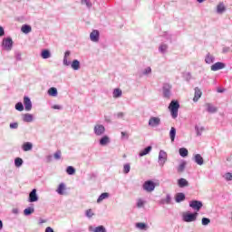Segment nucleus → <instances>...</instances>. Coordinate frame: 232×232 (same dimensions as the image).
<instances>
[{
  "mask_svg": "<svg viewBox=\"0 0 232 232\" xmlns=\"http://www.w3.org/2000/svg\"><path fill=\"white\" fill-rule=\"evenodd\" d=\"M178 186L179 188H188V186H189V182L187 181L186 179L180 178L179 179H178Z\"/></svg>",
  "mask_w": 232,
  "mask_h": 232,
  "instance_id": "obj_18",
  "label": "nucleus"
},
{
  "mask_svg": "<svg viewBox=\"0 0 232 232\" xmlns=\"http://www.w3.org/2000/svg\"><path fill=\"white\" fill-rule=\"evenodd\" d=\"M194 90H195V94H194L193 102H198V99L202 97V91H200L198 87H196Z\"/></svg>",
  "mask_w": 232,
  "mask_h": 232,
  "instance_id": "obj_16",
  "label": "nucleus"
},
{
  "mask_svg": "<svg viewBox=\"0 0 232 232\" xmlns=\"http://www.w3.org/2000/svg\"><path fill=\"white\" fill-rule=\"evenodd\" d=\"M24 122H33L34 121V115L30 113H25L23 116Z\"/></svg>",
  "mask_w": 232,
  "mask_h": 232,
  "instance_id": "obj_27",
  "label": "nucleus"
},
{
  "mask_svg": "<svg viewBox=\"0 0 232 232\" xmlns=\"http://www.w3.org/2000/svg\"><path fill=\"white\" fill-rule=\"evenodd\" d=\"M180 108V103L178 101H171L169 105V110L172 119H177L179 117V109Z\"/></svg>",
  "mask_w": 232,
  "mask_h": 232,
  "instance_id": "obj_2",
  "label": "nucleus"
},
{
  "mask_svg": "<svg viewBox=\"0 0 232 232\" xmlns=\"http://www.w3.org/2000/svg\"><path fill=\"white\" fill-rule=\"evenodd\" d=\"M2 48L6 52H10L14 48V41L11 37L4 38L2 42Z\"/></svg>",
  "mask_w": 232,
  "mask_h": 232,
  "instance_id": "obj_3",
  "label": "nucleus"
},
{
  "mask_svg": "<svg viewBox=\"0 0 232 232\" xmlns=\"http://www.w3.org/2000/svg\"><path fill=\"white\" fill-rule=\"evenodd\" d=\"M3 229V221L0 219V231Z\"/></svg>",
  "mask_w": 232,
  "mask_h": 232,
  "instance_id": "obj_62",
  "label": "nucleus"
},
{
  "mask_svg": "<svg viewBox=\"0 0 232 232\" xmlns=\"http://www.w3.org/2000/svg\"><path fill=\"white\" fill-rule=\"evenodd\" d=\"M166 160H168V153L164 150H160L158 160L159 164L160 166H164V164H166Z\"/></svg>",
  "mask_w": 232,
  "mask_h": 232,
  "instance_id": "obj_8",
  "label": "nucleus"
},
{
  "mask_svg": "<svg viewBox=\"0 0 232 232\" xmlns=\"http://www.w3.org/2000/svg\"><path fill=\"white\" fill-rule=\"evenodd\" d=\"M226 5H224V2H220L218 5H217V14H224V12H226Z\"/></svg>",
  "mask_w": 232,
  "mask_h": 232,
  "instance_id": "obj_19",
  "label": "nucleus"
},
{
  "mask_svg": "<svg viewBox=\"0 0 232 232\" xmlns=\"http://www.w3.org/2000/svg\"><path fill=\"white\" fill-rule=\"evenodd\" d=\"M93 131L97 137H101L102 135H104V133L106 132V128L104 127V125L96 124L94 126Z\"/></svg>",
  "mask_w": 232,
  "mask_h": 232,
  "instance_id": "obj_7",
  "label": "nucleus"
},
{
  "mask_svg": "<svg viewBox=\"0 0 232 232\" xmlns=\"http://www.w3.org/2000/svg\"><path fill=\"white\" fill-rule=\"evenodd\" d=\"M205 63L206 64H213V63H215V57L213 56V54L211 53H207V55L205 56Z\"/></svg>",
  "mask_w": 232,
  "mask_h": 232,
  "instance_id": "obj_20",
  "label": "nucleus"
},
{
  "mask_svg": "<svg viewBox=\"0 0 232 232\" xmlns=\"http://www.w3.org/2000/svg\"><path fill=\"white\" fill-rule=\"evenodd\" d=\"M21 31L23 32V34H30V32H32V26L28 24H24L21 27Z\"/></svg>",
  "mask_w": 232,
  "mask_h": 232,
  "instance_id": "obj_33",
  "label": "nucleus"
},
{
  "mask_svg": "<svg viewBox=\"0 0 232 232\" xmlns=\"http://www.w3.org/2000/svg\"><path fill=\"white\" fill-rule=\"evenodd\" d=\"M149 126H150V128H157V126H160V118L150 117L149 120Z\"/></svg>",
  "mask_w": 232,
  "mask_h": 232,
  "instance_id": "obj_10",
  "label": "nucleus"
},
{
  "mask_svg": "<svg viewBox=\"0 0 232 232\" xmlns=\"http://www.w3.org/2000/svg\"><path fill=\"white\" fill-rule=\"evenodd\" d=\"M34 148L32 142H24L22 146L23 151H30Z\"/></svg>",
  "mask_w": 232,
  "mask_h": 232,
  "instance_id": "obj_26",
  "label": "nucleus"
},
{
  "mask_svg": "<svg viewBox=\"0 0 232 232\" xmlns=\"http://www.w3.org/2000/svg\"><path fill=\"white\" fill-rule=\"evenodd\" d=\"M197 217H198V212H187L183 214V222H195V220H197Z\"/></svg>",
  "mask_w": 232,
  "mask_h": 232,
  "instance_id": "obj_4",
  "label": "nucleus"
},
{
  "mask_svg": "<svg viewBox=\"0 0 232 232\" xmlns=\"http://www.w3.org/2000/svg\"><path fill=\"white\" fill-rule=\"evenodd\" d=\"M175 200L178 204H180V202H184V200H186V195L182 192H179L175 196Z\"/></svg>",
  "mask_w": 232,
  "mask_h": 232,
  "instance_id": "obj_17",
  "label": "nucleus"
},
{
  "mask_svg": "<svg viewBox=\"0 0 232 232\" xmlns=\"http://www.w3.org/2000/svg\"><path fill=\"white\" fill-rule=\"evenodd\" d=\"M136 227L138 229H140L141 231H146L148 229V225L146 223H136Z\"/></svg>",
  "mask_w": 232,
  "mask_h": 232,
  "instance_id": "obj_37",
  "label": "nucleus"
},
{
  "mask_svg": "<svg viewBox=\"0 0 232 232\" xmlns=\"http://www.w3.org/2000/svg\"><path fill=\"white\" fill-rule=\"evenodd\" d=\"M156 184L151 180H147L143 183L142 188L144 191H147V193H151L152 191H155Z\"/></svg>",
  "mask_w": 232,
  "mask_h": 232,
  "instance_id": "obj_5",
  "label": "nucleus"
},
{
  "mask_svg": "<svg viewBox=\"0 0 232 232\" xmlns=\"http://www.w3.org/2000/svg\"><path fill=\"white\" fill-rule=\"evenodd\" d=\"M45 232H54V231H53V228H52V227H47L45 228Z\"/></svg>",
  "mask_w": 232,
  "mask_h": 232,
  "instance_id": "obj_58",
  "label": "nucleus"
},
{
  "mask_svg": "<svg viewBox=\"0 0 232 232\" xmlns=\"http://www.w3.org/2000/svg\"><path fill=\"white\" fill-rule=\"evenodd\" d=\"M48 95H51V97H57V88L55 87H51L48 90Z\"/></svg>",
  "mask_w": 232,
  "mask_h": 232,
  "instance_id": "obj_36",
  "label": "nucleus"
},
{
  "mask_svg": "<svg viewBox=\"0 0 232 232\" xmlns=\"http://www.w3.org/2000/svg\"><path fill=\"white\" fill-rule=\"evenodd\" d=\"M205 106L208 113H217L218 111V109L213 103H206Z\"/></svg>",
  "mask_w": 232,
  "mask_h": 232,
  "instance_id": "obj_15",
  "label": "nucleus"
},
{
  "mask_svg": "<svg viewBox=\"0 0 232 232\" xmlns=\"http://www.w3.org/2000/svg\"><path fill=\"white\" fill-rule=\"evenodd\" d=\"M218 93H224V89H218Z\"/></svg>",
  "mask_w": 232,
  "mask_h": 232,
  "instance_id": "obj_61",
  "label": "nucleus"
},
{
  "mask_svg": "<svg viewBox=\"0 0 232 232\" xmlns=\"http://www.w3.org/2000/svg\"><path fill=\"white\" fill-rule=\"evenodd\" d=\"M112 96L114 99H119L122 97V91L121 89H114L112 92Z\"/></svg>",
  "mask_w": 232,
  "mask_h": 232,
  "instance_id": "obj_30",
  "label": "nucleus"
},
{
  "mask_svg": "<svg viewBox=\"0 0 232 232\" xmlns=\"http://www.w3.org/2000/svg\"><path fill=\"white\" fill-rule=\"evenodd\" d=\"M110 198V193L103 192V193H102V194L99 196V198H98V199H97V203H98V204H101V202H102V200H105V198Z\"/></svg>",
  "mask_w": 232,
  "mask_h": 232,
  "instance_id": "obj_29",
  "label": "nucleus"
},
{
  "mask_svg": "<svg viewBox=\"0 0 232 232\" xmlns=\"http://www.w3.org/2000/svg\"><path fill=\"white\" fill-rule=\"evenodd\" d=\"M24 106L25 111H30L32 110V100L28 96L24 97Z\"/></svg>",
  "mask_w": 232,
  "mask_h": 232,
  "instance_id": "obj_14",
  "label": "nucleus"
},
{
  "mask_svg": "<svg viewBox=\"0 0 232 232\" xmlns=\"http://www.w3.org/2000/svg\"><path fill=\"white\" fill-rule=\"evenodd\" d=\"M117 117H118V119H122V118H124V112H118V113H117Z\"/></svg>",
  "mask_w": 232,
  "mask_h": 232,
  "instance_id": "obj_57",
  "label": "nucleus"
},
{
  "mask_svg": "<svg viewBox=\"0 0 232 232\" xmlns=\"http://www.w3.org/2000/svg\"><path fill=\"white\" fill-rule=\"evenodd\" d=\"M13 213H14V215H17V213H19V210H18L17 208H14V209H13Z\"/></svg>",
  "mask_w": 232,
  "mask_h": 232,
  "instance_id": "obj_60",
  "label": "nucleus"
},
{
  "mask_svg": "<svg viewBox=\"0 0 232 232\" xmlns=\"http://www.w3.org/2000/svg\"><path fill=\"white\" fill-rule=\"evenodd\" d=\"M67 175H75V168L69 166L66 169Z\"/></svg>",
  "mask_w": 232,
  "mask_h": 232,
  "instance_id": "obj_42",
  "label": "nucleus"
},
{
  "mask_svg": "<svg viewBox=\"0 0 232 232\" xmlns=\"http://www.w3.org/2000/svg\"><path fill=\"white\" fill-rule=\"evenodd\" d=\"M186 164L187 163H186L185 160L180 161V163L177 167V172L178 173H184V170L186 169Z\"/></svg>",
  "mask_w": 232,
  "mask_h": 232,
  "instance_id": "obj_25",
  "label": "nucleus"
},
{
  "mask_svg": "<svg viewBox=\"0 0 232 232\" xmlns=\"http://www.w3.org/2000/svg\"><path fill=\"white\" fill-rule=\"evenodd\" d=\"M224 68H226V63L218 62L211 65L210 70L212 72H218V70H224Z\"/></svg>",
  "mask_w": 232,
  "mask_h": 232,
  "instance_id": "obj_12",
  "label": "nucleus"
},
{
  "mask_svg": "<svg viewBox=\"0 0 232 232\" xmlns=\"http://www.w3.org/2000/svg\"><path fill=\"white\" fill-rule=\"evenodd\" d=\"M202 201L192 200L189 202V208H192L194 211H200V209H202Z\"/></svg>",
  "mask_w": 232,
  "mask_h": 232,
  "instance_id": "obj_9",
  "label": "nucleus"
},
{
  "mask_svg": "<svg viewBox=\"0 0 232 232\" xmlns=\"http://www.w3.org/2000/svg\"><path fill=\"white\" fill-rule=\"evenodd\" d=\"M171 84L164 83L162 86L163 97L164 99H171Z\"/></svg>",
  "mask_w": 232,
  "mask_h": 232,
  "instance_id": "obj_6",
  "label": "nucleus"
},
{
  "mask_svg": "<svg viewBox=\"0 0 232 232\" xmlns=\"http://www.w3.org/2000/svg\"><path fill=\"white\" fill-rule=\"evenodd\" d=\"M194 162H196V164H198V166H202V164H204V158H202L200 154H196L194 156Z\"/></svg>",
  "mask_w": 232,
  "mask_h": 232,
  "instance_id": "obj_23",
  "label": "nucleus"
},
{
  "mask_svg": "<svg viewBox=\"0 0 232 232\" xmlns=\"http://www.w3.org/2000/svg\"><path fill=\"white\" fill-rule=\"evenodd\" d=\"M111 140H110V137L108 136H102L100 139V146H107V144H110Z\"/></svg>",
  "mask_w": 232,
  "mask_h": 232,
  "instance_id": "obj_24",
  "label": "nucleus"
},
{
  "mask_svg": "<svg viewBox=\"0 0 232 232\" xmlns=\"http://www.w3.org/2000/svg\"><path fill=\"white\" fill-rule=\"evenodd\" d=\"M90 231L93 232H106V227L104 226L101 225L96 227L95 228H92V227H89Z\"/></svg>",
  "mask_w": 232,
  "mask_h": 232,
  "instance_id": "obj_28",
  "label": "nucleus"
},
{
  "mask_svg": "<svg viewBox=\"0 0 232 232\" xmlns=\"http://www.w3.org/2000/svg\"><path fill=\"white\" fill-rule=\"evenodd\" d=\"M64 191H66V185L64 183H60L56 189V193H58V195H64Z\"/></svg>",
  "mask_w": 232,
  "mask_h": 232,
  "instance_id": "obj_22",
  "label": "nucleus"
},
{
  "mask_svg": "<svg viewBox=\"0 0 232 232\" xmlns=\"http://www.w3.org/2000/svg\"><path fill=\"white\" fill-rule=\"evenodd\" d=\"M100 37L101 33H99V30H92L90 34V39L92 43H99Z\"/></svg>",
  "mask_w": 232,
  "mask_h": 232,
  "instance_id": "obj_11",
  "label": "nucleus"
},
{
  "mask_svg": "<svg viewBox=\"0 0 232 232\" xmlns=\"http://www.w3.org/2000/svg\"><path fill=\"white\" fill-rule=\"evenodd\" d=\"M82 5H86L87 8L92 6V1L90 0H82Z\"/></svg>",
  "mask_w": 232,
  "mask_h": 232,
  "instance_id": "obj_50",
  "label": "nucleus"
},
{
  "mask_svg": "<svg viewBox=\"0 0 232 232\" xmlns=\"http://www.w3.org/2000/svg\"><path fill=\"white\" fill-rule=\"evenodd\" d=\"M198 3H204L205 0H197Z\"/></svg>",
  "mask_w": 232,
  "mask_h": 232,
  "instance_id": "obj_64",
  "label": "nucleus"
},
{
  "mask_svg": "<svg viewBox=\"0 0 232 232\" xmlns=\"http://www.w3.org/2000/svg\"><path fill=\"white\" fill-rule=\"evenodd\" d=\"M124 138L129 139L128 133L121 131V139H124Z\"/></svg>",
  "mask_w": 232,
  "mask_h": 232,
  "instance_id": "obj_56",
  "label": "nucleus"
},
{
  "mask_svg": "<svg viewBox=\"0 0 232 232\" xmlns=\"http://www.w3.org/2000/svg\"><path fill=\"white\" fill-rule=\"evenodd\" d=\"M23 159H21V158H16L15 160H14V166L16 167V168H21V166H23Z\"/></svg>",
  "mask_w": 232,
  "mask_h": 232,
  "instance_id": "obj_41",
  "label": "nucleus"
},
{
  "mask_svg": "<svg viewBox=\"0 0 232 232\" xmlns=\"http://www.w3.org/2000/svg\"><path fill=\"white\" fill-rule=\"evenodd\" d=\"M150 73H151V67H147V68L144 69V71L142 72V75H150Z\"/></svg>",
  "mask_w": 232,
  "mask_h": 232,
  "instance_id": "obj_51",
  "label": "nucleus"
},
{
  "mask_svg": "<svg viewBox=\"0 0 232 232\" xmlns=\"http://www.w3.org/2000/svg\"><path fill=\"white\" fill-rule=\"evenodd\" d=\"M144 204H146V201H144L142 198H139L137 200L136 206L137 208H144Z\"/></svg>",
  "mask_w": 232,
  "mask_h": 232,
  "instance_id": "obj_46",
  "label": "nucleus"
},
{
  "mask_svg": "<svg viewBox=\"0 0 232 232\" xmlns=\"http://www.w3.org/2000/svg\"><path fill=\"white\" fill-rule=\"evenodd\" d=\"M55 160H61V150H57L53 155Z\"/></svg>",
  "mask_w": 232,
  "mask_h": 232,
  "instance_id": "obj_52",
  "label": "nucleus"
},
{
  "mask_svg": "<svg viewBox=\"0 0 232 232\" xmlns=\"http://www.w3.org/2000/svg\"><path fill=\"white\" fill-rule=\"evenodd\" d=\"M210 223H211V219H209L208 218H203L201 219L202 226H208Z\"/></svg>",
  "mask_w": 232,
  "mask_h": 232,
  "instance_id": "obj_47",
  "label": "nucleus"
},
{
  "mask_svg": "<svg viewBox=\"0 0 232 232\" xmlns=\"http://www.w3.org/2000/svg\"><path fill=\"white\" fill-rule=\"evenodd\" d=\"M15 110H17V111H23V110H24V105H23V102H17L14 106Z\"/></svg>",
  "mask_w": 232,
  "mask_h": 232,
  "instance_id": "obj_45",
  "label": "nucleus"
},
{
  "mask_svg": "<svg viewBox=\"0 0 232 232\" xmlns=\"http://www.w3.org/2000/svg\"><path fill=\"white\" fill-rule=\"evenodd\" d=\"M95 213H93V210H92V208H89L85 211V217H87V218H92V217H94Z\"/></svg>",
  "mask_w": 232,
  "mask_h": 232,
  "instance_id": "obj_43",
  "label": "nucleus"
},
{
  "mask_svg": "<svg viewBox=\"0 0 232 232\" xmlns=\"http://www.w3.org/2000/svg\"><path fill=\"white\" fill-rule=\"evenodd\" d=\"M72 55V52L66 51L64 53L63 64V66H70L72 68V70H79L81 68V62L79 60H73L72 63L71 61H68V57Z\"/></svg>",
  "mask_w": 232,
  "mask_h": 232,
  "instance_id": "obj_1",
  "label": "nucleus"
},
{
  "mask_svg": "<svg viewBox=\"0 0 232 232\" xmlns=\"http://www.w3.org/2000/svg\"><path fill=\"white\" fill-rule=\"evenodd\" d=\"M204 127H198V125L195 126V130L198 135V137H200L202 135V132L204 131Z\"/></svg>",
  "mask_w": 232,
  "mask_h": 232,
  "instance_id": "obj_39",
  "label": "nucleus"
},
{
  "mask_svg": "<svg viewBox=\"0 0 232 232\" xmlns=\"http://www.w3.org/2000/svg\"><path fill=\"white\" fill-rule=\"evenodd\" d=\"M5 35V28L3 26H0V37H3Z\"/></svg>",
  "mask_w": 232,
  "mask_h": 232,
  "instance_id": "obj_55",
  "label": "nucleus"
},
{
  "mask_svg": "<svg viewBox=\"0 0 232 232\" xmlns=\"http://www.w3.org/2000/svg\"><path fill=\"white\" fill-rule=\"evenodd\" d=\"M34 211L35 208H34V207H29L24 210V215H25V217H29V215H32Z\"/></svg>",
  "mask_w": 232,
  "mask_h": 232,
  "instance_id": "obj_35",
  "label": "nucleus"
},
{
  "mask_svg": "<svg viewBox=\"0 0 232 232\" xmlns=\"http://www.w3.org/2000/svg\"><path fill=\"white\" fill-rule=\"evenodd\" d=\"M53 110H63V106L62 105H53Z\"/></svg>",
  "mask_w": 232,
  "mask_h": 232,
  "instance_id": "obj_54",
  "label": "nucleus"
},
{
  "mask_svg": "<svg viewBox=\"0 0 232 232\" xmlns=\"http://www.w3.org/2000/svg\"><path fill=\"white\" fill-rule=\"evenodd\" d=\"M223 178L227 181L232 180V173L227 172V173L224 174Z\"/></svg>",
  "mask_w": 232,
  "mask_h": 232,
  "instance_id": "obj_48",
  "label": "nucleus"
},
{
  "mask_svg": "<svg viewBox=\"0 0 232 232\" xmlns=\"http://www.w3.org/2000/svg\"><path fill=\"white\" fill-rule=\"evenodd\" d=\"M185 79H186V81H191V73L190 72H187L185 74Z\"/></svg>",
  "mask_w": 232,
  "mask_h": 232,
  "instance_id": "obj_53",
  "label": "nucleus"
},
{
  "mask_svg": "<svg viewBox=\"0 0 232 232\" xmlns=\"http://www.w3.org/2000/svg\"><path fill=\"white\" fill-rule=\"evenodd\" d=\"M130 169H131V166H130V163H127L123 166V173H125V175H128Z\"/></svg>",
  "mask_w": 232,
  "mask_h": 232,
  "instance_id": "obj_44",
  "label": "nucleus"
},
{
  "mask_svg": "<svg viewBox=\"0 0 232 232\" xmlns=\"http://www.w3.org/2000/svg\"><path fill=\"white\" fill-rule=\"evenodd\" d=\"M159 52L160 53H166V52H168V44H161L159 47Z\"/></svg>",
  "mask_w": 232,
  "mask_h": 232,
  "instance_id": "obj_38",
  "label": "nucleus"
},
{
  "mask_svg": "<svg viewBox=\"0 0 232 232\" xmlns=\"http://www.w3.org/2000/svg\"><path fill=\"white\" fill-rule=\"evenodd\" d=\"M188 149H186V148L179 149L180 157H183V158L188 157Z\"/></svg>",
  "mask_w": 232,
  "mask_h": 232,
  "instance_id": "obj_40",
  "label": "nucleus"
},
{
  "mask_svg": "<svg viewBox=\"0 0 232 232\" xmlns=\"http://www.w3.org/2000/svg\"><path fill=\"white\" fill-rule=\"evenodd\" d=\"M39 200V196H37V189L34 188L30 193H29V199L28 202H37Z\"/></svg>",
  "mask_w": 232,
  "mask_h": 232,
  "instance_id": "obj_13",
  "label": "nucleus"
},
{
  "mask_svg": "<svg viewBox=\"0 0 232 232\" xmlns=\"http://www.w3.org/2000/svg\"><path fill=\"white\" fill-rule=\"evenodd\" d=\"M160 204H167V205H169V204H171V195H169V194H167L166 195V198H162L161 200H160Z\"/></svg>",
  "mask_w": 232,
  "mask_h": 232,
  "instance_id": "obj_31",
  "label": "nucleus"
},
{
  "mask_svg": "<svg viewBox=\"0 0 232 232\" xmlns=\"http://www.w3.org/2000/svg\"><path fill=\"white\" fill-rule=\"evenodd\" d=\"M16 61H21V53H16Z\"/></svg>",
  "mask_w": 232,
  "mask_h": 232,
  "instance_id": "obj_59",
  "label": "nucleus"
},
{
  "mask_svg": "<svg viewBox=\"0 0 232 232\" xmlns=\"http://www.w3.org/2000/svg\"><path fill=\"white\" fill-rule=\"evenodd\" d=\"M9 128L11 130H17L19 128V123H17V122L10 123Z\"/></svg>",
  "mask_w": 232,
  "mask_h": 232,
  "instance_id": "obj_49",
  "label": "nucleus"
},
{
  "mask_svg": "<svg viewBox=\"0 0 232 232\" xmlns=\"http://www.w3.org/2000/svg\"><path fill=\"white\" fill-rule=\"evenodd\" d=\"M176 135H177V129H175V127H172L169 131V137H170L171 142H175Z\"/></svg>",
  "mask_w": 232,
  "mask_h": 232,
  "instance_id": "obj_32",
  "label": "nucleus"
},
{
  "mask_svg": "<svg viewBox=\"0 0 232 232\" xmlns=\"http://www.w3.org/2000/svg\"><path fill=\"white\" fill-rule=\"evenodd\" d=\"M41 57L42 59H50V57H52V53L48 49H44L41 52Z\"/></svg>",
  "mask_w": 232,
  "mask_h": 232,
  "instance_id": "obj_21",
  "label": "nucleus"
},
{
  "mask_svg": "<svg viewBox=\"0 0 232 232\" xmlns=\"http://www.w3.org/2000/svg\"><path fill=\"white\" fill-rule=\"evenodd\" d=\"M151 146H148L143 150H141L139 154L140 157H144L145 155H148L150 151H151Z\"/></svg>",
  "mask_w": 232,
  "mask_h": 232,
  "instance_id": "obj_34",
  "label": "nucleus"
},
{
  "mask_svg": "<svg viewBox=\"0 0 232 232\" xmlns=\"http://www.w3.org/2000/svg\"><path fill=\"white\" fill-rule=\"evenodd\" d=\"M44 219H40V224H44Z\"/></svg>",
  "mask_w": 232,
  "mask_h": 232,
  "instance_id": "obj_63",
  "label": "nucleus"
}]
</instances>
